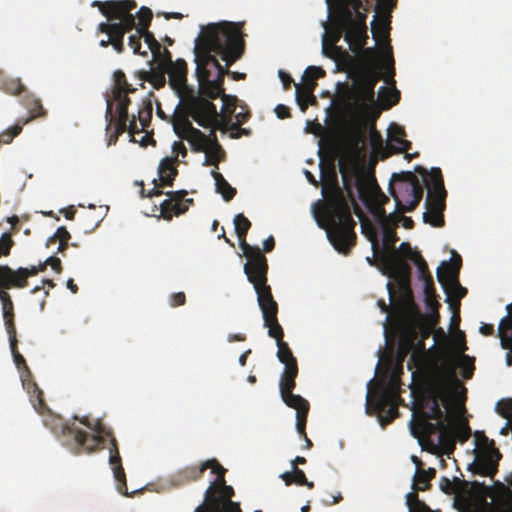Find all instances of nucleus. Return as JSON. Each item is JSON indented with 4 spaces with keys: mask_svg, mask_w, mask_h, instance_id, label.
Masks as SVG:
<instances>
[{
    "mask_svg": "<svg viewBox=\"0 0 512 512\" xmlns=\"http://www.w3.org/2000/svg\"><path fill=\"white\" fill-rule=\"evenodd\" d=\"M0 89L11 95H18L24 90V85L18 78L0 79Z\"/></svg>",
    "mask_w": 512,
    "mask_h": 512,
    "instance_id": "obj_46",
    "label": "nucleus"
},
{
    "mask_svg": "<svg viewBox=\"0 0 512 512\" xmlns=\"http://www.w3.org/2000/svg\"><path fill=\"white\" fill-rule=\"evenodd\" d=\"M318 224L325 229L327 238L335 250L344 255L349 254L356 244V222L347 199L338 187H335L327 198Z\"/></svg>",
    "mask_w": 512,
    "mask_h": 512,
    "instance_id": "obj_4",
    "label": "nucleus"
},
{
    "mask_svg": "<svg viewBox=\"0 0 512 512\" xmlns=\"http://www.w3.org/2000/svg\"><path fill=\"white\" fill-rule=\"evenodd\" d=\"M436 476L434 468L421 469L415 472L413 478V488L419 491H425L430 487V481Z\"/></svg>",
    "mask_w": 512,
    "mask_h": 512,
    "instance_id": "obj_43",
    "label": "nucleus"
},
{
    "mask_svg": "<svg viewBox=\"0 0 512 512\" xmlns=\"http://www.w3.org/2000/svg\"><path fill=\"white\" fill-rule=\"evenodd\" d=\"M9 335V343H10V349L11 353L13 355L14 362L18 369L23 368L22 372H26L27 376H30V369L26 364V361L24 357L19 353L18 347H17V338L16 334H8Z\"/></svg>",
    "mask_w": 512,
    "mask_h": 512,
    "instance_id": "obj_44",
    "label": "nucleus"
},
{
    "mask_svg": "<svg viewBox=\"0 0 512 512\" xmlns=\"http://www.w3.org/2000/svg\"><path fill=\"white\" fill-rule=\"evenodd\" d=\"M160 186H172L178 170L174 165V160L165 157L161 160L158 167Z\"/></svg>",
    "mask_w": 512,
    "mask_h": 512,
    "instance_id": "obj_38",
    "label": "nucleus"
},
{
    "mask_svg": "<svg viewBox=\"0 0 512 512\" xmlns=\"http://www.w3.org/2000/svg\"><path fill=\"white\" fill-rule=\"evenodd\" d=\"M440 304H433L432 306H427L430 309V313L425 315H419L416 317L417 319H425L428 324H430L433 328L436 327V325L440 321V314H439V308Z\"/></svg>",
    "mask_w": 512,
    "mask_h": 512,
    "instance_id": "obj_54",
    "label": "nucleus"
},
{
    "mask_svg": "<svg viewBox=\"0 0 512 512\" xmlns=\"http://www.w3.org/2000/svg\"><path fill=\"white\" fill-rule=\"evenodd\" d=\"M383 77L382 70L356 69V80L352 87V96L355 103L366 108L368 103L375 101V86Z\"/></svg>",
    "mask_w": 512,
    "mask_h": 512,
    "instance_id": "obj_17",
    "label": "nucleus"
},
{
    "mask_svg": "<svg viewBox=\"0 0 512 512\" xmlns=\"http://www.w3.org/2000/svg\"><path fill=\"white\" fill-rule=\"evenodd\" d=\"M91 6L97 7L108 21L117 20L115 25L119 27V31L125 34L136 28V17L131 13L137 6L134 0H95L91 3Z\"/></svg>",
    "mask_w": 512,
    "mask_h": 512,
    "instance_id": "obj_14",
    "label": "nucleus"
},
{
    "mask_svg": "<svg viewBox=\"0 0 512 512\" xmlns=\"http://www.w3.org/2000/svg\"><path fill=\"white\" fill-rule=\"evenodd\" d=\"M155 60L157 61V65L163 66L166 69L174 63L172 60V54L167 48H163L160 56H157Z\"/></svg>",
    "mask_w": 512,
    "mask_h": 512,
    "instance_id": "obj_59",
    "label": "nucleus"
},
{
    "mask_svg": "<svg viewBox=\"0 0 512 512\" xmlns=\"http://www.w3.org/2000/svg\"><path fill=\"white\" fill-rule=\"evenodd\" d=\"M453 436L461 443L466 442L471 436V429L467 421H461L455 425Z\"/></svg>",
    "mask_w": 512,
    "mask_h": 512,
    "instance_id": "obj_53",
    "label": "nucleus"
},
{
    "mask_svg": "<svg viewBox=\"0 0 512 512\" xmlns=\"http://www.w3.org/2000/svg\"><path fill=\"white\" fill-rule=\"evenodd\" d=\"M395 230L396 229L382 228L383 251L379 254L378 259L390 277L408 284L410 266L395 248V243L398 241Z\"/></svg>",
    "mask_w": 512,
    "mask_h": 512,
    "instance_id": "obj_13",
    "label": "nucleus"
},
{
    "mask_svg": "<svg viewBox=\"0 0 512 512\" xmlns=\"http://www.w3.org/2000/svg\"><path fill=\"white\" fill-rule=\"evenodd\" d=\"M188 67L184 59L178 58L167 67L169 85L180 99L182 110L171 119L176 135L193 145L194 150H202L206 140L205 134L193 127L189 117L202 127L217 125L219 113L216 106L202 94H198L187 84Z\"/></svg>",
    "mask_w": 512,
    "mask_h": 512,
    "instance_id": "obj_2",
    "label": "nucleus"
},
{
    "mask_svg": "<svg viewBox=\"0 0 512 512\" xmlns=\"http://www.w3.org/2000/svg\"><path fill=\"white\" fill-rule=\"evenodd\" d=\"M129 46L133 49L134 54H139L142 56H147V51H141V37L136 32V34H133L129 36Z\"/></svg>",
    "mask_w": 512,
    "mask_h": 512,
    "instance_id": "obj_60",
    "label": "nucleus"
},
{
    "mask_svg": "<svg viewBox=\"0 0 512 512\" xmlns=\"http://www.w3.org/2000/svg\"><path fill=\"white\" fill-rule=\"evenodd\" d=\"M71 239V235L66 227H59L53 236L49 237L46 243V246L49 247L51 244L56 242H69Z\"/></svg>",
    "mask_w": 512,
    "mask_h": 512,
    "instance_id": "obj_56",
    "label": "nucleus"
},
{
    "mask_svg": "<svg viewBox=\"0 0 512 512\" xmlns=\"http://www.w3.org/2000/svg\"><path fill=\"white\" fill-rule=\"evenodd\" d=\"M218 119L219 120L217 121V125L213 124L208 127L211 128V132L209 136L205 135L206 140L204 143V148L202 150H194V148H192V151L194 152H205L206 157L204 165H212L215 166V168H218L219 162L222 161L225 156V152L217 140L215 131L217 129L225 130L230 121L229 115L227 116L219 114ZM190 145L193 147L191 143Z\"/></svg>",
    "mask_w": 512,
    "mask_h": 512,
    "instance_id": "obj_20",
    "label": "nucleus"
},
{
    "mask_svg": "<svg viewBox=\"0 0 512 512\" xmlns=\"http://www.w3.org/2000/svg\"><path fill=\"white\" fill-rule=\"evenodd\" d=\"M348 25H351L349 13L344 10L337 11L335 8L331 16L329 29L325 33L326 38L324 41L327 40L330 44L336 45L341 37L345 38L347 32L351 30Z\"/></svg>",
    "mask_w": 512,
    "mask_h": 512,
    "instance_id": "obj_28",
    "label": "nucleus"
},
{
    "mask_svg": "<svg viewBox=\"0 0 512 512\" xmlns=\"http://www.w3.org/2000/svg\"><path fill=\"white\" fill-rule=\"evenodd\" d=\"M323 76H325V71L321 67L309 66L303 74L302 83L295 84L297 96L299 97L301 89L305 91L306 95H311L317 86V80Z\"/></svg>",
    "mask_w": 512,
    "mask_h": 512,
    "instance_id": "obj_36",
    "label": "nucleus"
},
{
    "mask_svg": "<svg viewBox=\"0 0 512 512\" xmlns=\"http://www.w3.org/2000/svg\"><path fill=\"white\" fill-rule=\"evenodd\" d=\"M461 262V257L457 255V258L452 263L444 261L437 268V280L448 297L454 293L460 299L467 293L466 288L462 287L458 280Z\"/></svg>",
    "mask_w": 512,
    "mask_h": 512,
    "instance_id": "obj_19",
    "label": "nucleus"
},
{
    "mask_svg": "<svg viewBox=\"0 0 512 512\" xmlns=\"http://www.w3.org/2000/svg\"><path fill=\"white\" fill-rule=\"evenodd\" d=\"M152 118V104L150 102L143 103V106L138 110V120L142 129L147 127Z\"/></svg>",
    "mask_w": 512,
    "mask_h": 512,
    "instance_id": "obj_55",
    "label": "nucleus"
},
{
    "mask_svg": "<svg viewBox=\"0 0 512 512\" xmlns=\"http://www.w3.org/2000/svg\"><path fill=\"white\" fill-rule=\"evenodd\" d=\"M475 437L484 450V455L477 462L478 473L482 476L492 477L497 472L501 453L495 447V442L489 439L484 432L476 431Z\"/></svg>",
    "mask_w": 512,
    "mask_h": 512,
    "instance_id": "obj_22",
    "label": "nucleus"
},
{
    "mask_svg": "<svg viewBox=\"0 0 512 512\" xmlns=\"http://www.w3.org/2000/svg\"><path fill=\"white\" fill-rule=\"evenodd\" d=\"M425 207L423 221L433 227H443L445 224L443 212L446 208V197L433 196L431 190H429Z\"/></svg>",
    "mask_w": 512,
    "mask_h": 512,
    "instance_id": "obj_29",
    "label": "nucleus"
},
{
    "mask_svg": "<svg viewBox=\"0 0 512 512\" xmlns=\"http://www.w3.org/2000/svg\"><path fill=\"white\" fill-rule=\"evenodd\" d=\"M168 197L159 207L160 215L166 221L172 220L174 216H179L185 213L189 205L193 203V199H186L187 191H168L165 193Z\"/></svg>",
    "mask_w": 512,
    "mask_h": 512,
    "instance_id": "obj_25",
    "label": "nucleus"
},
{
    "mask_svg": "<svg viewBox=\"0 0 512 512\" xmlns=\"http://www.w3.org/2000/svg\"><path fill=\"white\" fill-rule=\"evenodd\" d=\"M138 19V25L136 27L137 30L146 31V28H149L150 23L152 21V11L150 8L142 6L136 15Z\"/></svg>",
    "mask_w": 512,
    "mask_h": 512,
    "instance_id": "obj_50",
    "label": "nucleus"
},
{
    "mask_svg": "<svg viewBox=\"0 0 512 512\" xmlns=\"http://www.w3.org/2000/svg\"><path fill=\"white\" fill-rule=\"evenodd\" d=\"M453 365L454 370L456 371V368L461 369V375L464 379H470L473 376L475 365H474V358L470 357L466 354L458 355L457 357L449 358L447 361L439 368L443 369L444 367H449Z\"/></svg>",
    "mask_w": 512,
    "mask_h": 512,
    "instance_id": "obj_37",
    "label": "nucleus"
},
{
    "mask_svg": "<svg viewBox=\"0 0 512 512\" xmlns=\"http://www.w3.org/2000/svg\"><path fill=\"white\" fill-rule=\"evenodd\" d=\"M416 264L418 267L420 279L425 280L426 277L432 276L429 272L426 261L421 257V255H417Z\"/></svg>",
    "mask_w": 512,
    "mask_h": 512,
    "instance_id": "obj_62",
    "label": "nucleus"
},
{
    "mask_svg": "<svg viewBox=\"0 0 512 512\" xmlns=\"http://www.w3.org/2000/svg\"><path fill=\"white\" fill-rule=\"evenodd\" d=\"M388 135L390 140L399 144V147L395 149L396 153L407 152L411 148V142L404 139L406 133L403 127L395 123L391 124L388 130Z\"/></svg>",
    "mask_w": 512,
    "mask_h": 512,
    "instance_id": "obj_40",
    "label": "nucleus"
},
{
    "mask_svg": "<svg viewBox=\"0 0 512 512\" xmlns=\"http://www.w3.org/2000/svg\"><path fill=\"white\" fill-rule=\"evenodd\" d=\"M454 343L458 355L464 354V352L468 349L466 345L465 334L463 331L458 330L455 336Z\"/></svg>",
    "mask_w": 512,
    "mask_h": 512,
    "instance_id": "obj_61",
    "label": "nucleus"
},
{
    "mask_svg": "<svg viewBox=\"0 0 512 512\" xmlns=\"http://www.w3.org/2000/svg\"><path fill=\"white\" fill-rule=\"evenodd\" d=\"M108 449H109V453H110L109 464L111 466V469L113 471V475H114V478L116 481L117 491L122 495L130 496V494L128 493L126 474H125L124 468L122 466V459H121V456L119 453L117 440L115 439L114 436L111 437V439H110V446L108 447ZM134 494H135V491H132L131 495H134Z\"/></svg>",
    "mask_w": 512,
    "mask_h": 512,
    "instance_id": "obj_26",
    "label": "nucleus"
},
{
    "mask_svg": "<svg viewBox=\"0 0 512 512\" xmlns=\"http://www.w3.org/2000/svg\"><path fill=\"white\" fill-rule=\"evenodd\" d=\"M21 382L23 388L27 391L30 396V401L35 410L44 415L49 412V408L44 400L43 391L38 387L37 383L32 379V374L27 376L26 372L21 373Z\"/></svg>",
    "mask_w": 512,
    "mask_h": 512,
    "instance_id": "obj_31",
    "label": "nucleus"
},
{
    "mask_svg": "<svg viewBox=\"0 0 512 512\" xmlns=\"http://www.w3.org/2000/svg\"><path fill=\"white\" fill-rule=\"evenodd\" d=\"M467 389L455 375L454 366L436 369L425 381L424 396L428 411L422 417L432 420H445V412L441 405L448 410L453 405L463 406Z\"/></svg>",
    "mask_w": 512,
    "mask_h": 512,
    "instance_id": "obj_5",
    "label": "nucleus"
},
{
    "mask_svg": "<svg viewBox=\"0 0 512 512\" xmlns=\"http://www.w3.org/2000/svg\"><path fill=\"white\" fill-rule=\"evenodd\" d=\"M296 378H280L279 389L283 402L296 410V429L299 434L305 435L307 416L310 409L309 402L302 396L293 394L296 387Z\"/></svg>",
    "mask_w": 512,
    "mask_h": 512,
    "instance_id": "obj_15",
    "label": "nucleus"
},
{
    "mask_svg": "<svg viewBox=\"0 0 512 512\" xmlns=\"http://www.w3.org/2000/svg\"><path fill=\"white\" fill-rule=\"evenodd\" d=\"M152 65V62H150ZM167 69L163 66H151L150 70H140L135 72V76L141 81V87H144L143 82H149L154 89L159 90L166 85Z\"/></svg>",
    "mask_w": 512,
    "mask_h": 512,
    "instance_id": "obj_34",
    "label": "nucleus"
},
{
    "mask_svg": "<svg viewBox=\"0 0 512 512\" xmlns=\"http://www.w3.org/2000/svg\"><path fill=\"white\" fill-rule=\"evenodd\" d=\"M124 35L122 31L115 30L111 36V45L116 50L117 53H122L124 51Z\"/></svg>",
    "mask_w": 512,
    "mask_h": 512,
    "instance_id": "obj_58",
    "label": "nucleus"
},
{
    "mask_svg": "<svg viewBox=\"0 0 512 512\" xmlns=\"http://www.w3.org/2000/svg\"><path fill=\"white\" fill-rule=\"evenodd\" d=\"M389 24L390 18L374 16L373 21L371 22V31L373 34V38L377 41H387L389 43Z\"/></svg>",
    "mask_w": 512,
    "mask_h": 512,
    "instance_id": "obj_39",
    "label": "nucleus"
},
{
    "mask_svg": "<svg viewBox=\"0 0 512 512\" xmlns=\"http://www.w3.org/2000/svg\"><path fill=\"white\" fill-rule=\"evenodd\" d=\"M259 308L262 312L264 327L268 329V335L276 340L278 347L277 357L281 363L285 365L284 371L280 378L297 377L298 364L288 343L284 338V331L278 321V304L273 296L258 301Z\"/></svg>",
    "mask_w": 512,
    "mask_h": 512,
    "instance_id": "obj_7",
    "label": "nucleus"
},
{
    "mask_svg": "<svg viewBox=\"0 0 512 512\" xmlns=\"http://www.w3.org/2000/svg\"><path fill=\"white\" fill-rule=\"evenodd\" d=\"M80 423L87 426L95 432L89 434L77 427L64 423L63 419L54 414L44 415L43 424L49 428L56 436L62 435L66 445H74L83 452H94L104 447L106 437L111 439L112 432L107 430L99 420L93 423L87 417L80 419Z\"/></svg>",
    "mask_w": 512,
    "mask_h": 512,
    "instance_id": "obj_6",
    "label": "nucleus"
},
{
    "mask_svg": "<svg viewBox=\"0 0 512 512\" xmlns=\"http://www.w3.org/2000/svg\"><path fill=\"white\" fill-rule=\"evenodd\" d=\"M207 469H211L216 479L210 483L203 502L194 512H239L237 504L232 501L234 489L226 485V469L216 459L207 460L198 466L183 468L171 477V483L174 486H183L197 481Z\"/></svg>",
    "mask_w": 512,
    "mask_h": 512,
    "instance_id": "obj_3",
    "label": "nucleus"
},
{
    "mask_svg": "<svg viewBox=\"0 0 512 512\" xmlns=\"http://www.w3.org/2000/svg\"><path fill=\"white\" fill-rule=\"evenodd\" d=\"M414 171L423 177V182L428 191L431 190L433 196L447 197V191L444 187V179L440 168L433 167L430 172H428L425 167L417 165Z\"/></svg>",
    "mask_w": 512,
    "mask_h": 512,
    "instance_id": "obj_30",
    "label": "nucleus"
},
{
    "mask_svg": "<svg viewBox=\"0 0 512 512\" xmlns=\"http://www.w3.org/2000/svg\"><path fill=\"white\" fill-rule=\"evenodd\" d=\"M239 245L245 257L244 273L253 285L257 294V302L273 296L270 285L267 283L268 261L258 246L246 242V236H241Z\"/></svg>",
    "mask_w": 512,
    "mask_h": 512,
    "instance_id": "obj_9",
    "label": "nucleus"
},
{
    "mask_svg": "<svg viewBox=\"0 0 512 512\" xmlns=\"http://www.w3.org/2000/svg\"><path fill=\"white\" fill-rule=\"evenodd\" d=\"M392 179L397 182L395 188L389 185V192L394 198L397 212L405 213L416 209L423 198V186L414 172L406 171L393 174Z\"/></svg>",
    "mask_w": 512,
    "mask_h": 512,
    "instance_id": "obj_11",
    "label": "nucleus"
},
{
    "mask_svg": "<svg viewBox=\"0 0 512 512\" xmlns=\"http://www.w3.org/2000/svg\"><path fill=\"white\" fill-rule=\"evenodd\" d=\"M211 175L213 179L215 180V186L216 191L220 193L225 201H230L234 198L236 195V189L233 188L227 180L224 178V176L213 170L211 171Z\"/></svg>",
    "mask_w": 512,
    "mask_h": 512,
    "instance_id": "obj_42",
    "label": "nucleus"
},
{
    "mask_svg": "<svg viewBox=\"0 0 512 512\" xmlns=\"http://www.w3.org/2000/svg\"><path fill=\"white\" fill-rule=\"evenodd\" d=\"M112 95L115 101L118 102L116 112L119 118H129L128 107L131 103L127 94H122L119 90H113Z\"/></svg>",
    "mask_w": 512,
    "mask_h": 512,
    "instance_id": "obj_45",
    "label": "nucleus"
},
{
    "mask_svg": "<svg viewBox=\"0 0 512 512\" xmlns=\"http://www.w3.org/2000/svg\"><path fill=\"white\" fill-rule=\"evenodd\" d=\"M14 244L11 233H2L0 236V257L9 256ZM27 279L28 273L22 267L14 271L9 266H0V288L9 289L12 286L24 288L27 286Z\"/></svg>",
    "mask_w": 512,
    "mask_h": 512,
    "instance_id": "obj_18",
    "label": "nucleus"
},
{
    "mask_svg": "<svg viewBox=\"0 0 512 512\" xmlns=\"http://www.w3.org/2000/svg\"><path fill=\"white\" fill-rule=\"evenodd\" d=\"M244 46L242 24L236 22L208 24L196 39L194 50L200 94L210 101L220 97L227 114L234 113L237 98L224 93L227 69L219 63L215 55L221 56L229 67L241 58Z\"/></svg>",
    "mask_w": 512,
    "mask_h": 512,
    "instance_id": "obj_1",
    "label": "nucleus"
},
{
    "mask_svg": "<svg viewBox=\"0 0 512 512\" xmlns=\"http://www.w3.org/2000/svg\"><path fill=\"white\" fill-rule=\"evenodd\" d=\"M113 103L110 99H107V107L105 112V120L107 122L106 131L108 132L113 124V122L117 121L115 126V132L119 135L124 133L127 129L131 134L139 132V128L137 126L136 118L133 117L130 121L129 118H115L112 114Z\"/></svg>",
    "mask_w": 512,
    "mask_h": 512,
    "instance_id": "obj_33",
    "label": "nucleus"
},
{
    "mask_svg": "<svg viewBox=\"0 0 512 512\" xmlns=\"http://www.w3.org/2000/svg\"><path fill=\"white\" fill-rule=\"evenodd\" d=\"M434 328L425 319L415 318L403 326L399 338V355L405 357L411 353L408 369L419 367L422 362V353L425 351V340L433 333Z\"/></svg>",
    "mask_w": 512,
    "mask_h": 512,
    "instance_id": "obj_10",
    "label": "nucleus"
},
{
    "mask_svg": "<svg viewBox=\"0 0 512 512\" xmlns=\"http://www.w3.org/2000/svg\"><path fill=\"white\" fill-rule=\"evenodd\" d=\"M296 101L302 112H305L309 104H315L317 102L316 97L313 95H306L305 91L301 89L299 98L297 96V90L295 91Z\"/></svg>",
    "mask_w": 512,
    "mask_h": 512,
    "instance_id": "obj_57",
    "label": "nucleus"
},
{
    "mask_svg": "<svg viewBox=\"0 0 512 512\" xmlns=\"http://www.w3.org/2000/svg\"><path fill=\"white\" fill-rule=\"evenodd\" d=\"M108 449H109V453H110L109 464L111 466V469L113 471V475H114V478L116 481L117 491L122 495L130 496V494L128 493L126 474H125L124 468L122 466V459H121V456L119 453L117 440L115 439L114 436L111 437V439H110V446L108 447ZM134 494H135V491H132L131 495H134Z\"/></svg>",
    "mask_w": 512,
    "mask_h": 512,
    "instance_id": "obj_27",
    "label": "nucleus"
},
{
    "mask_svg": "<svg viewBox=\"0 0 512 512\" xmlns=\"http://www.w3.org/2000/svg\"><path fill=\"white\" fill-rule=\"evenodd\" d=\"M368 0H340L336 5L337 11H347L350 16L351 29L347 32L345 41L349 45L351 51L358 50L362 47L363 40L368 39L367 34V12Z\"/></svg>",
    "mask_w": 512,
    "mask_h": 512,
    "instance_id": "obj_12",
    "label": "nucleus"
},
{
    "mask_svg": "<svg viewBox=\"0 0 512 512\" xmlns=\"http://www.w3.org/2000/svg\"><path fill=\"white\" fill-rule=\"evenodd\" d=\"M389 201V198L379 191L374 199V203L369 207L375 221L381 226L383 222L387 221L386 210L384 208L385 203Z\"/></svg>",
    "mask_w": 512,
    "mask_h": 512,
    "instance_id": "obj_41",
    "label": "nucleus"
},
{
    "mask_svg": "<svg viewBox=\"0 0 512 512\" xmlns=\"http://www.w3.org/2000/svg\"><path fill=\"white\" fill-rule=\"evenodd\" d=\"M249 117H250L249 111L239 112V113L235 114L236 122L231 123L230 129L231 130L238 129L240 125L244 124L249 119Z\"/></svg>",
    "mask_w": 512,
    "mask_h": 512,
    "instance_id": "obj_64",
    "label": "nucleus"
},
{
    "mask_svg": "<svg viewBox=\"0 0 512 512\" xmlns=\"http://www.w3.org/2000/svg\"><path fill=\"white\" fill-rule=\"evenodd\" d=\"M430 420L431 419L429 418L421 417L415 423L423 436L430 437L438 433L440 442H444L447 438L450 437L448 427L446 426L444 420H435L434 423Z\"/></svg>",
    "mask_w": 512,
    "mask_h": 512,
    "instance_id": "obj_35",
    "label": "nucleus"
},
{
    "mask_svg": "<svg viewBox=\"0 0 512 512\" xmlns=\"http://www.w3.org/2000/svg\"><path fill=\"white\" fill-rule=\"evenodd\" d=\"M397 0H377L376 16L391 18V12L396 7Z\"/></svg>",
    "mask_w": 512,
    "mask_h": 512,
    "instance_id": "obj_51",
    "label": "nucleus"
},
{
    "mask_svg": "<svg viewBox=\"0 0 512 512\" xmlns=\"http://www.w3.org/2000/svg\"><path fill=\"white\" fill-rule=\"evenodd\" d=\"M2 309H3V318H4L7 333L8 334H16L12 300L6 301L5 303H3Z\"/></svg>",
    "mask_w": 512,
    "mask_h": 512,
    "instance_id": "obj_47",
    "label": "nucleus"
},
{
    "mask_svg": "<svg viewBox=\"0 0 512 512\" xmlns=\"http://www.w3.org/2000/svg\"><path fill=\"white\" fill-rule=\"evenodd\" d=\"M114 82L115 86L113 90H119L122 94L133 93L135 91V88L127 82L126 76L121 70L114 72Z\"/></svg>",
    "mask_w": 512,
    "mask_h": 512,
    "instance_id": "obj_49",
    "label": "nucleus"
},
{
    "mask_svg": "<svg viewBox=\"0 0 512 512\" xmlns=\"http://www.w3.org/2000/svg\"><path fill=\"white\" fill-rule=\"evenodd\" d=\"M424 282V296H425V304L426 306H432L433 304L439 305L437 300V293L434 286V281L432 276H428L423 280Z\"/></svg>",
    "mask_w": 512,
    "mask_h": 512,
    "instance_id": "obj_48",
    "label": "nucleus"
},
{
    "mask_svg": "<svg viewBox=\"0 0 512 512\" xmlns=\"http://www.w3.org/2000/svg\"><path fill=\"white\" fill-rule=\"evenodd\" d=\"M22 103L24 107L28 110L30 116L27 118L18 119L17 123L14 126L2 132L0 134V142L9 144L10 142H12L14 137L21 133L22 128L25 124H27L34 118L46 115V111L43 108L41 101L33 95H26L22 99Z\"/></svg>",
    "mask_w": 512,
    "mask_h": 512,
    "instance_id": "obj_24",
    "label": "nucleus"
},
{
    "mask_svg": "<svg viewBox=\"0 0 512 512\" xmlns=\"http://www.w3.org/2000/svg\"><path fill=\"white\" fill-rule=\"evenodd\" d=\"M475 437L484 450V455L477 462L478 473L482 476L492 477L497 472L501 453L495 447V442L489 439L484 432L476 431Z\"/></svg>",
    "mask_w": 512,
    "mask_h": 512,
    "instance_id": "obj_21",
    "label": "nucleus"
},
{
    "mask_svg": "<svg viewBox=\"0 0 512 512\" xmlns=\"http://www.w3.org/2000/svg\"><path fill=\"white\" fill-rule=\"evenodd\" d=\"M386 218L387 221L383 222L381 228L396 229L399 223V212L395 209V212L390 213Z\"/></svg>",
    "mask_w": 512,
    "mask_h": 512,
    "instance_id": "obj_63",
    "label": "nucleus"
},
{
    "mask_svg": "<svg viewBox=\"0 0 512 512\" xmlns=\"http://www.w3.org/2000/svg\"><path fill=\"white\" fill-rule=\"evenodd\" d=\"M235 232L238 238L241 236H247V233L251 227V222L243 214H237L234 217Z\"/></svg>",
    "mask_w": 512,
    "mask_h": 512,
    "instance_id": "obj_52",
    "label": "nucleus"
},
{
    "mask_svg": "<svg viewBox=\"0 0 512 512\" xmlns=\"http://www.w3.org/2000/svg\"><path fill=\"white\" fill-rule=\"evenodd\" d=\"M506 309L508 314L499 323L498 337L500 338L502 348L510 350V353L507 354L506 362L508 366H512V303L508 304Z\"/></svg>",
    "mask_w": 512,
    "mask_h": 512,
    "instance_id": "obj_32",
    "label": "nucleus"
},
{
    "mask_svg": "<svg viewBox=\"0 0 512 512\" xmlns=\"http://www.w3.org/2000/svg\"><path fill=\"white\" fill-rule=\"evenodd\" d=\"M395 398L396 393L391 388L381 390L375 396V399H372L371 393L368 392L366 405L367 411L369 412L370 407H373V409L378 413L385 411L386 416H380V422L382 425L388 424L397 418L399 414L397 405L394 403Z\"/></svg>",
    "mask_w": 512,
    "mask_h": 512,
    "instance_id": "obj_23",
    "label": "nucleus"
},
{
    "mask_svg": "<svg viewBox=\"0 0 512 512\" xmlns=\"http://www.w3.org/2000/svg\"><path fill=\"white\" fill-rule=\"evenodd\" d=\"M340 172L342 175V181L344 188L348 194V196L351 198V201L353 205L355 206V213L362 219V211L356 204L354 200L353 195V189L356 188L357 191L361 194L364 190V183L361 175L353 168L349 169L344 165H340ZM362 222V230L363 233H368V238L372 243V248L374 250V253L378 251L379 243L376 236L375 229L373 228L372 224L366 220H361Z\"/></svg>",
    "mask_w": 512,
    "mask_h": 512,
    "instance_id": "obj_16",
    "label": "nucleus"
},
{
    "mask_svg": "<svg viewBox=\"0 0 512 512\" xmlns=\"http://www.w3.org/2000/svg\"><path fill=\"white\" fill-rule=\"evenodd\" d=\"M367 43V39L363 40L362 47L358 50L352 51L357 59V68L358 69H366L370 68L372 70H386L387 77L385 81L388 85L392 86L391 88H385L384 86L379 89V97L388 100L389 103L386 108H390L393 105L397 104L400 100V92L395 87V68H394V59L392 56V47L390 44H387L388 50V60L384 63L375 48L373 47H365Z\"/></svg>",
    "mask_w": 512,
    "mask_h": 512,
    "instance_id": "obj_8",
    "label": "nucleus"
}]
</instances>
